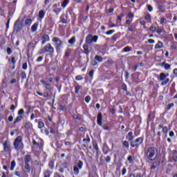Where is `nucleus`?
<instances>
[{"instance_id":"nucleus-48","label":"nucleus","mask_w":177,"mask_h":177,"mask_svg":"<svg viewBox=\"0 0 177 177\" xmlns=\"http://www.w3.org/2000/svg\"><path fill=\"white\" fill-rule=\"evenodd\" d=\"M85 102H86V103H89V102H91V96L87 95V96L85 97Z\"/></svg>"},{"instance_id":"nucleus-36","label":"nucleus","mask_w":177,"mask_h":177,"mask_svg":"<svg viewBox=\"0 0 177 177\" xmlns=\"http://www.w3.org/2000/svg\"><path fill=\"white\" fill-rule=\"evenodd\" d=\"M75 93H78V92H80V89H81V86H80V85H77L75 86Z\"/></svg>"},{"instance_id":"nucleus-28","label":"nucleus","mask_w":177,"mask_h":177,"mask_svg":"<svg viewBox=\"0 0 177 177\" xmlns=\"http://www.w3.org/2000/svg\"><path fill=\"white\" fill-rule=\"evenodd\" d=\"M45 16V12H44V10H40L39 12V17L40 19H44V17Z\"/></svg>"},{"instance_id":"nucleus-1","label":"nucleus","mask_w":177,"mask_h":177,"mask_svg":"<svg viewBox=\"0 0 177 177\" xmlns=\"http://www.w3.org/2000/svg\"><path fill=\"white\" fill-rule=\"evenodd\" d=\"M157 154V149L155 147H149L146 152V156L150 161L156 160Z\"/></svg>"},{"instance_id":"nucleus-26","label":"nucleus","mask_w":177,"mask_h":177,"mask_svg":"<svg viewBox=\"0 0 177 177\" xmlns=\"http://www.w3.org/2000/svg\"><path fill=\"white\" fill-rule=\"evenodd\" d=\"M21 120H23V116H17L14 122V124H17V122H19V121H21Z\"/></svg>"},{"instance_id":"nucleus-6","label":"nucleus","mask_w":177,"mask_h":177,"mask_svg":"<svg viewBox=\"0 0 177 177\" xmlns=\"http://www.w3.org/2000/svg\"><path fill=\"white\" fill-rule=\"evenodd\" d=\"M82 165H83L82 161L80 160L77 165L73 167V171H74L75 175H78V174H80V169L82 168Z\"/></svg>"},{"instance_id":"nucleus-17","label":"nucleus","mask_w":177,"mask_h":177,"mask_svg":"<svg viewBox=\"0 0 177 177\" xmlns=\"http://www.w3.org/2000/svg\"><path fill=\"white\" fill-rule=\"evenodd\" d=\"M25 164H28L31 161V156L30 155L25 156L24 158Z\"/></svg>"},{"instance_id":"nucleus-31","label":"nucleus","mask_w":177,"mask_h":177,"mask_svg":"<svg viewBox=\"0 0 177 177\" xmlns=\"http://www.w3.org/2000/svg\"><path fill=\"white\" fill-rule=\"evenodd\" d=\"M15 167H16V162L15 160H12L11 162L10 170L13 171V169H15Z\"/></svg>"},{"instance_id":"nucleus-53","label":"nucleus","mask_w":177,"mask_h":177,"mask_svg":"<svg viewBox=\"0 0 177 177\" xmlns=\"http://www.w3.org/2000/svg\"><path fill=\"white\" fill-rule=\"evenodd\" d=\"M111 160V158L110 156H106L105 158L106 162H110Z\"/></svg>"},{"instance_id":"nucleus-27","label":"nucleus","mask_w":177,"mask_h":177,"mask_svg":"<svg viewBox=\"0 0 177 177\" xmlns=\"http://www.w3.org/2000/svg\"><path fill=\"white\" fill-rule=\"evenodd\" d=\"M95 59L100 63H102V62H103V57H102L101 56L95 55Z\"/></svg>"},{"instance_id":"nucleus-18","label":"nucleus","mask_w":177,"mask_h":177,"mask_svg":"<svg viewBox=\"0 0 177 177\" xmlns=\"http://www.w3.org/2000/svg\"><path fill=\"white\" fill-rule=\"evenodd\" d=\"M84 52L86 55H89V48L88 47V45L84 44L83 46Z\"/></svg>"},{"instance_id":"nucleus-62","label":"nucleus","mask_w":177,"mask_h":177,"mask_svg":"<svg viewBox=\"0 0 177 177\" xmlns=\"http://www.w3.org/2000/svg\"><path fill=\"white\" fill-rule=\"evenodd\" d=\"M129 50H131V49L128 46L124 48V52H129Z\"/></svg>"},{"instance_id":"nucleus-44","label":"nucleus","mask_w":177,"mask_h":177,"mask_svg":"<svg viewBox=\"0 0 177 177\" xmlns=\"http://www.w3.org/2000/svg\"><path fill=\"white\" fill-rule=\"evenodd\" d=\"M21 78H22L23 80H24V78H26V72L22 71V72L21 73Z\"/></svg>"},{"instance_id":"nucleus-19","label":"nucleus","mask_w":177,"mask_h":177,"mask_svg":"<svg viewBox=\"0 0 177 177\" xmlns=\"http://www.w3.org/2000/svg\"><path fill=\"white\" fill-rule=\"evenodd\" d=\"M38 28V24L35 23L31 27V31L32 32H35Z\"/></svg>"},{"instance_id":"nucleus-52","label":"nucleus","mask_w":177,"mask_h":177,"mask_svg":"<svg viewBox=\"0 0 177 177\" xmlns=\"http://www.w3.org/2000/svg\"><path fill=\"white\" fill-rule=\"evenodd\" d=\"M23 70H27V62H25L22 65Z\"/></svg>"},{"instance_id":"nucleus-51","label":"nucleus","mask_w":177,"mask_h":177,"mask_svg":"<svg viewBox=\"0 0 177 177\" xmlns=\"http://www.w3.org/2000/svg\"><path fill=\"white\" fill-rule=\"evenodd\" d=\"M93 73H94L93 70H91L89 71L88 75H89V77H91V78H92L93 77Z\"/></svg>"},{"instance_id":"nucleus-54","label":"nucleus","mask_w":177,"mask_h":177,"mask_svg":"<svg viewBox=\"0 0 177 177\" xmlns=\"http://www.w3.org/2000/svg\"><path fill=\"white\" fill-rule=\"evenodd\" d=\"M156 29H157V28H156L155 26H151V27L149 28V31L154 32V31H156Z\"/></svg>"},{"instance_id":"nucleus-60","label":"nucleus","mask_w":177,"mask_h":177,"mask_svg":"<svg viewBox=\"0 0 177 177\" xmlns=\"http://www.w3.org/2000/svg\"><path fill=\"white\" fill-rule=\"evenodd\" d=\"M73 118L75 120H81V117L78 116L77 115H74Z\"/></svg>"},{"instance_id":"nucleus-13","label":"nucleus","mask_w":177,"mask_h":177,"mask_svg":"<svg viewBox=\"0 0 177 177\" xmlns=\"http://www.w3.org/2000/svg\"><path fill=\"white\" fill-rule=\"evenodd\" d=\"M40 82H41V84L44 85V88H46V89L50 91V84H47L46 82L44 80H41Z\"/></svg>"},{"instance_id":"nucleus-55","label":"nucleus","mask_w":177,"mask_h":177,"mask_svg":"<svg viewBox=\"0 0 177 177\" xmlns=\"http://www.w3.org/2000/svg\"><path fill=\"white\" fill-rule=\"evenodd\" d=\"M149 12H153V6L148 5L147 6Z\"/></svg>"},{"instance_id":"nucleus-41","label":"nucleus","mask_w":177,"mask_h":177,"mask_svg":"<svg viewBox=\"0 0 177 177\" xmlns=\"http://www.w3.org/2000/svg\"><path fill=\"white\" fill-rule=\"evenodd\" d=\"M24 127H25L26 129H30V128H31V126H30V123H28V122L25 123Z\"/></svg>"},{"instance_id":"nucleus-11","label":"nucleus","mask_w":177,"mask_h":177,"mask_svg":"<svg viewBox=\"0 0 177 177\" xmlns=\"http://www.w3.org/2000/svg\"><path fill=\"white\" fill-rule=\"evenodd\" d=\"M102 113H99L97 116V123L100 126H102Z\"/></svg>"},{"instance_id":"nucleus-29","label":"nucleus","mask_w":177,"mask_h":177,"mask_svg":"<svg viewBox=\"0 0 177 177\" xmlns=\"http://www.w3.org/2000/svg\"><path fill=\"white\" fill-rule=\"evenodd\" d=\"M68 44H70L71 45H74V44H75V37H73L71 39H69Z\"/></svg>"},{"instance_id":"nucleus-16","label":"nucleus","mask_w":177,"mask_h":177,"mask_svg":"<svg viewBox=\"0 0 177 177\" xmlns=\"http://www.w3.org/2000/svg\"><path fill=\"white\" fill-rule=\"evenodd\" d=\"M133 133H132V131H129L128 133V136H127V139H128V140L129 142H132L133 139Z\"/></svg>"},{"instance_id":"nucleus-14","label":"nucleus","mask_w":177,"mask_h":177,"mask_svg":"<svg viewBox=\"0 0 177 177\" xmlns=\"http://www.w3.org/2000/svg\"><path fill=\"white\" fill-rule=\"evenodd\" d=\"M158 129L160 131V129H162V131L163 133H167L168 132V127H163L162 125L160 124L158 127Z\"/></svg>"},{"instance_id":"nucleus-56","label":"nucleus","mask_w":177,"mask_h":177,"mask_svg":"<svg viewBox=\"0 0 177 177\" xmlns=\"http://www.w3.org/2000/svg\"><path fill=\"white\" fill-rule=\"evenodd\" d=\"M91 64L92 66H96L97 64V62H96V60H92Z\"/></svg>"},{"instance_id":"nucleus-59","label":"nucleus","mask_w":177,"mask_h":177,"mask_svg":"<svg viewBox=\"0 0 177 177\" xmlns=\"http://www.w3.org/2000/svg\"><path fill=\"white\" fill-rule=\"evenodd\" d=\"M109 111H110L111 114H115V109L111 108V109H110Z\"/></svg>"},{"instance_id":"nucleus-61","label":"nucleus","mask_w":177,"mask_h":177,"mask_svg":"<svg viewBox=\"0 0 177 177\" xmlns=\"http://www.w3.org/2000/svg\"><path fill=\"white\" fill-rule=\"evenodd\" d=\"M127 174V169L126 168H123L122 171V175H125Z\"/></svg>"},{"instance_id":"nucleus-49","label":"nucleus","mask_w":177,"mask_h":177,"mask_svg":"<svg viewBox=\"0 0 177 177\" xmlns=\"http://www.w3.org/2000/svg\"><path fill=\"white\" fill-rule=\"evenodd\" d=\"M7 53H8V55H12V48L8 47L7 48Z\"/></svg>"},{"instance_id":"nucleus-34","label":"nucleus","mask_w":177,"mask_h":177,"mask_svg":"<svg viewBox=\"0 0 177 177\" xmlns=\"http://www.w3.org/2000/svg\"><path fill=\"white\" fill-rule=\"evenodd\" d=\"M68 3V0H64L62 3V8H66V6H67V4Z\"/></svg>"},{"instance_id":"nucleus-38","label":"nucleus","mask_w":177,"mask_h":177,"mask_svg":"<svg viewBox=\"0 0 177 177\" xmlns=\"http://www.w3.org/2000/svg\"><path fill=\"white\" fill-rule=\"evenodd\" d=\"M82 80H84V77H82L81 75H77L75 77L76 81H82Z\"/></svg>"},{"instance_id":"nucleus-39","label":"nucleus","mask_w":177,"mask_h":177,"mask_svg":"<svg viewBox=\"0 0 177 177\" xmlns=\"http://www.w3.org/2000/svg\"><path fill=\"white\" fill-rule=\"evenodd\" d=\"M23 114H24V109H21L18 111V115L21 116V115H23Z\"/></svg>"},{"instance_id":"nucleus-33","label":"nucleus","mask_w":177,"mask_h":177,"mask_svg":"<svg viewBox=\"0 0 177 177\" xmlns=\"http://www.w3.org/2000/svg\"><path fill=\"white\" fill-rule=\"evenodd\" d=\"M44 127H45V124L44 123V122H39L38 128H39V129L44 128Z\"/></svg>"},{"instance_id":"nucleus-7","label":"nucleus","mask_w":177,"mask_h":177,"mask_svg":"<svg viewBox=\"0 0 177 177\" xmlns=\"http://www.w3.org/2000/svg\"><path fill=\"white\" fill-rule=\"evenodd\" d=\"M142 142H143V138H137V139L135 140V142L131 141V146L132 147H138V146H139L140 145H142Z\"/></svg>"},{"instance_id":"nucleus-12","label":"nucleus","mask_w":177,"mask_h":177,"mask_svg":"<svg viewBox=\"0 0 177 177\" xmlns=\"http://www.w3.org/2000/svg\"><path fill=\"white\" fill-rule=\"evenodd\" d=\"M4 151H10V147L8 145V141H4L3 143Z\"/></svg>"},{"instance_id":"nucleus-57","label":"nucleus","mask_w":177,"mask_h":177,"mask_svg":"<svg viewBox=\"0 0 177 177\" xmlns=\"http://www.w3.org/2000/svg\"><path fill=\"white\" fill-rule=\"evenodd\" d=\"M53 162L50 161L48 164V166L50 167V168H51V169H53Z\"/></svg>"},{"instance_id":"nucleus-5","label":"nucleus","mask_w":177,"mask_h":177,"mask_svg":"<svg viewBox=\"0 0 177 177\" xmlns=\"http://www.w3.org/2000/svg\"><path fill=\"white\" fill-rule=\"evenodd\" d=\"M167 77H168V74L165 75V73H161L160 74L159 80H160V81H163L161 83V85L162 86H164V85H167V84H168V82H169V80L168 78H167Z\"/></svg>"},{"instance_id":"nucleus-2","label":"nucleus","mask_w":177,"mask_h":177,"mask_svg":"<svg viewBox=\"0 0 177 177\" xmlns=\"http://www.w3.org/2000/svg\"><path fill=\"white\" fill-rule=\"evenodd\" d=\"M14 147L15 150H23L24 145L21 140V136H18L14 141Z\"/></svg>"},{"instance_id":"nucleus-15","label":"nucleus","mask_w":177,"mask_h":177,"mask_svg":"<svg viewBox=\"0 0 177 177\" xmlns=\"http://www.w3.org/2000/svg\"><path fill=\"white\" fill-rule=\"evenodd\" d=\"M93 41H92V35H88L86 37V44H92Z\"/></svg>"},{"instance_id":"nucleus-37","label":"nucleus","mask_w":177,"mask_h":177,"mask_svg":"<svg viewBox=\"0 0 177 177\" xmlns=\"http://www.w3.org/2000/svg\"><path fill=\"white\" fill-rule=\"evenodd\" d=\"M11 63L13 64V68H15V64H16V59L15 57H11Z\"/></svg>"},{"instance_id":"nucleus-63","label":"nucleus","mask_w":177,"mask_h":177,"mask_svg":"<svg viewBox=\"0 0 177 177\" xmlns=\"http://www.w3.org/2000/svg\"><path fill=\"white\" fill-rule=\"evenodd\" d=\"M127 160H128V161H129V162H132V160H133L132 156H129L127 158Z\"/></svg>"},{"instance_id":"nucleus-35","label":"nucleus","mask_w":177,"mask_h":177,"mask_svg":"<svg viewBox=\"0 0 177 177\" xmlns=\"http://www.w3.org/2000/svg\"><path fill=\"white\" fill-rule=\"evenodd\" d=\"M53 12H55V13H56V15H59V13H60V12H62V8H55L53 10Z\"/></svg>"},{"instance_id":"nucleus-20","label":"nucleus","mask_w":177,"mask_h":177,"mask_svg":"<svg viewBox=\"0 0 177 177\" xmlns=\"http://www.w3.org/2000/svg\"><path fill=\"white\" fill-rule=\"evenodd\" d=\"M162 46H163L162 42H161L160 41H158V44H156L155 46V49H161Z\"/></svg>"},{"instance_id":"nucleus-25","label":"nucleus","mask_w":177,"mask_h":177,"mask_svg":"<svg viewBox=\"0 0 177 177\" xmlns=\"http://www.w3.org/2000/svg\"><path fill=\"white\" fill-rule=\"evenodd\" d=\"M70 53H71V49L67 48L65 52L64 57H68L70 56Z\"/></svg>"},{"instance_id":"nucleus-4","label":"nucleus","mask_w":177,"mask_h":177,"mask_svg":"<svg viewBox=\"0 0 177 177\" xmlns=\"http://www.w3.org/2000/svg\"><path fill=\"white\" fill-rule=\"evenodd\" d=\"M53 42L55 43L57 52H60V48H62V45L63 44L62 40L59 37H53Z\"/></svg>"},{"instance_id":"nucleus-10","label":"nucleus","mask_w":177,"mask_h":177,"mask_svg":"<svg viewBox=\"0 0 177 177\" xmlns=\"http://www.w3.org/2000/svg\"><path fill=\"white\" fill-rule=\"evenodd\" d=\"M154 162L153 163V165L151 167V169H156V168L158 167V165H160L161 161L160 159L156 158L155 160H153Z\"/></svg>"},{"instance_id":"nucleus-22","label":"nucleus","mask_w":177,"mask_h":177,"mask_svg":"<svg viewBox=\"0 0 177 177\" xmlns=\"http://www.w3.org/2000/svg\"><path fill=\"white\" fill-rule=\"evenodd\" d=\"M24 168L26 169V172H30V171H31V166H30V164L28 163H25Z\"/></svg>"},{"instance_id":"nucleus-47","label":"nucleus","mask_w":177,"mask_h":177,"mask_svg":"<svg viewBox=\"0 0 177 177\" xmlns=\"http://www.w3.org/2000/svg\"><path fill=\"white\" fill-rule=\"evenodd\" d=\"M113 32H115V30H109V31H107V32H106V35H110L113 34Z\"/></svg>"},{"instance_id":"nucleus-42","label":"nucleus","mask_w":177,"mask_h":177,"mask_svg":"<svg viewBox=\"0 0 177 177\" xmlns=\"http://www.w3.org/2000/svg\"><path fill=\"white\" fill-rule=\"evenodd\" d=\"M50 173L49 172L48 170L44 172V177H50Z\"/></svg>"},{"instance_id":"nucleus-45","label":"nucleus","mask_w":177,"mask_h":177,"mask_svg":"<svg viewBox=\"0 0 177 177\" xmlns=\"http://www.w3.org/2000/svg\"><path fill=\"white\" fill-rule=\"evenodd\" d=\"M123 146H124V147H129V142H128V141H124Z\"/></svg>"},{"instance_id":"nucleus-23","label":"nucleus","mask_w":177,"mask_h":177,"mask_svg":"<svg viewBox=\"0 0 177 177\" xmlns=\"http://www.w3.org/2000/svg\"><path fill=\"white\" fill-rule=\"evenodd\" d=\"M32 23V19H26L25 21L26 26H31V24Z\"/></svg>"},{"instance_id":"nucleus-64","label":"nucleus","mask_w":177,"mask_h":177,"mask_svg":"<svg viewBox=\"0 0 177 177\" xmlns=\"http://www.w3.org/2000/svg\"><path fill=\"white\" fill-rule=\"evenodd\" d=\"M148 42H149V44H154V40L149 39H148Z\"/></svg>"},{"instance_id":"nucleus-9","label":"nucleus","mask_w":177,"mask_h":177,"mask_svg":"<svg viewBox=\"0 0 177 177\" xmlns=\"http://www.w3.org/2000/svg\"><path fill=\"white\" fill-rule=\"evenodd\" d=\"M170 158L177 162V151L174 150L170 152Z\"/></svg>"},{"instance_id":"nucleus-50","label":"nucleus","mask_w":177,"mask_h":177,"mask_svg":"<svg viewBox=\"0 0 177 177\" xmlns=\"http://www.w3.org/2000/svg\"><path fill=\"white\" fill-rule=\"evenodd\" d=\"M62 168H67V167H68V164L64 162V163H62Z\"/></svg>"},{"instance_id":"nucleus-46","label":"nucleus","mask_w":177,"mask_h":177,"mask_svg":"<svg viewBox=\"0 0 177 177\" xmlns=\"http://www.w3.org/2000/svg\"><path fill=\"white\" fill-rule=\"evenodd\" d=\"M165 70H171V65L169 64H166L165 65Z\"/></svg>"},{"instance_id":"nucleus-24","label":"nucleus","mask_w":177,"mask_h":177,"mask_svg":"<svg viewBox=\"0 0 177 177\" xmlns=\"http://www.w3.org/2000/svg\"><path fill=\"white\" fill-rule=\"evenodd\" d=\"M32 145H33V146H38V147H41L42 146L41 142H37V141H35V140H32Z\"/></svg>"},{"instance_id":"nucleus-43","label":"nucleus","mask_w":177,"mask_h":177,"mask_svg":"<svg viewBox=\"0 0 177 177\" xmlns=\"http://www.w3.org/2000/svg\"><path fill=\"white\" fill-rule=\"evenodd\" d=\"M97 39H98V37L97 35L92 37L93 42H97Z\"/></svg>"},{"instance_id":"nucleus-40","label":"nucleus","mask_w":177,"mask_h":177,"mask_svg":"<svg viewBox=\"0 0 177 177\" xmlns=\"http://www.w3.org/2000/svg\"><path fill=\"white\" fill-rule=\"evenodd\" d=\"M83 142H87V143H89L91 142V138H89V136H86V138L83 139Z\"/></svg>"},{"instance_id":"nucleus-21","label":"nucleus","mask_w":177,"mask_h":177,"mask_svg":"<svg viewBox=\"0 0 177 177\" xmlns=\"http://www.w3.org/2000/svg\"><path fill=\"white\" fill-rule=\"evenodd\" d=\"M44 97H46L47 99H52V95L49 94L48 91H45L43 95Z\"/></svg>"},{"instance_id":"nucleus-30","label":"nucleus","mask_w":177,"mask_h":177,"mask_svg":"<svg viewBox=\"0 0 177 177\" xmlns=\"http://www.w3.org/2000/svg\"><path fill=\"white\" fill-rule=\"evenodd\" d=\"M41 39L48 42L49 41V35H44L41 37Z\"/></svg>"},{"instance_id":"nucleus-3","label":"nucleus","mask_w":177,"mask_h":177,"mask_svg":"<svg viewBox=\"0 0 177 177\" xmlns=\"http://www.w3.org/2000/svg\"><path fill=\"white\" fill-rule=\"evenodd\" d=\"M55 52V48L50 45V44H48L43 48H41L39 51V55H44V53H53Z\"/></svg>"},{"instance_id":"nucleus-32","label":"nucleus","mask_w":177,"mask_h":177,"mask_svg":"<svg viewBox=\"0 0 177 177\" xmlns=\"http://www.w3.org/2000/svg\"><path fill=\"white\" fill-rule=\"evenodd\" d=\"M160 24L162 26L163 24H167V19L165 17H162L160 19Z\"/></svg>"},{"instance_id":"nucleus-58","label":"nucleus","mask_w":177,"mask_h":177,"mask_svg":"<svg viewBox=\"0 0 177 177\" xmlns=\"http://www.w3.org/2000/svg\"><path fill=\"white\" fill-rule=\"evenodd\" d=\"M174 103L169 104L167 105V110H169V109H171V107H174Z\"/></svg>"},{"instance_id":"nucleus-8","label":"nucleus","mask_w":177,"mask_h":177,"mask_svg":"<svg viewBox=\"0 0 177 177\" xmlns=\"http://www.w3.org/2000/svg\"><path fill=\"white\" fill-rule=\"evenodd\" d=\"M15 27L17 28V32H19L23 28V23L20 22V20H17L15 24Z\"/></svg>"}]
</instances>
